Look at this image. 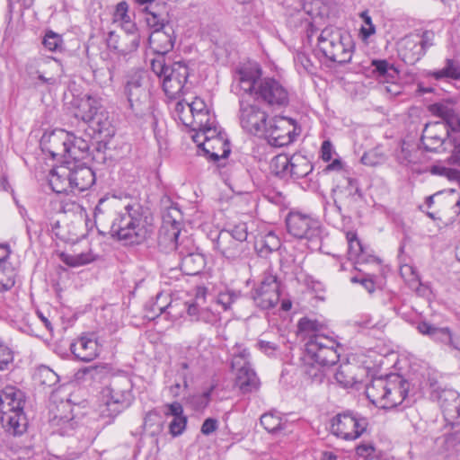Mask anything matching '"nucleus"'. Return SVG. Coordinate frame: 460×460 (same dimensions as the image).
<instances>
[{
    "label": "nucleus",
    "instance_id": "1",
    "mask_svg": "<svg viewBox=\"0 0 460 460\" xmlns=\"http://www.w3.org/2000/svg\"><path fill=\"white\" fill-rule=\"evenodd\" d=\"M113 217L109 233L126 245L143 243L154 232L152 218L137 203L122 205L116 197L102 198L94 208L95 223Z\"/></svg>",
    "mask_w": 460,
    "mask_h": 460
},
{
    "label": "nucleus",
    "instance_id": "2",
    "mask_svg": "<svg viewBox=\"0 0 460 460\" xmlns=\"http://www.w3.org/2000/svg\"><path fill=\"white\" fill-rule=\"evenodd\" d=\"M232 92L236 95L247 93L254 102L272 108H283L289 102L288 89L273 77H262V70L258 63L243 64L236 69Z\"/></svg>",
    "mask_w": 460,
    "mask_h": 460
},
{
    "label": "nucleus",
    "instance_id": "3",
    "mask_svg": "<svg viewBox=\"0 0 460 460\" xmlns=\"http://www.w3.org/2000/svg\"><path fill=\"white\" fill-rule=\"evenodd\" d=\"M181 211L177 208H170L164 216V222L161 227L158 244L167 251H177L181 260V271L190 276L199 274L205 265V257L196 252L191 241L188 238L179 242L181 234Z\"/></svg>",
    "mask_w": 460,
    "mask_h": 460
},
{
    "label": "nucleus",
    "instance_id": "4",
    "mask_svg": "<svg viewBox=\"0 0 460 460\" xmlns=\"http://www.w3.org/2000/svg\"><path fill=\"white\" fill-rule=\"evenodd\" d=\"M23 405L22 391L6 387L0 394L1 422L5 431L13 436H21L27 430L28 419Z\"/></svg>",
    "mask_w": 460,
    "mask_h": 460
},
{
    "label": "nucleus",
    "instance_id": "5",
    "mask_svg": "<svg viewBox=\"0 0 460 460\" xmlns=\"http://www.w3.org/2000/svg\"><path fill=\"white\" fill-rule=\"evenodd\" d=\"M132 390L133 384L128 376L112 377L110 385L102 390L101 414L114 419L129 408L135 400Z\"/></svg>",
    "mask_w": 460,
    "mask_h": 460
},
{
    "label": "nucleus",
    "instance_id": "6",
    "mask_svg": "<svg viewBox=\"0 0 460 460\" xmlns=\"http://www.w3.org/2000/svg\"><path fill=\"white\" fill-rule=\"evenodd\" d=\"M318 47L326 58L344 65L351 60L354 41L348 32L337 27L328 26L322 30L318 37Z\"/></svg>",
    "mask_w": 460,
    "mask_h": 460
},
{
    "label": "nucleus",
    "instance_id": "7",
    "mask_svg": "<svg viewBox=\"0 0 460 460\" xmlns=\"http://www.w3.org/2000/svg\"><path fill=\"white\" fill-rule=\"evenodd\" d=\"M80 111L83 112L81 119L84 124L98 135L102 140L108 139L114 135V127L110 113L102 105L100 99L93 96H87L82 100Z\"/></svg>",
    "mask_w": 460,
    "mask_h": 460
},
{
    "label": "nucleus",
    "instance_id": "8",
    "mask_svg": "<svg viewBox=\"0 0 460 460\" xmlns=\"http://www.w3.org/2000/svg\"><path fill=\"white\" fill-rule=\"evenodd\" d=\"M288 234L297 239L308 240L314 248H320L323 229L318 220L300 212H290L286 218Z\"/></svg>",
    "mask_w": 460,
    "mask_h": 460
},
{
    "label": "nucleus",
    "instance_id": "9",
    "mask_svg": "<svg viewBox=\"0 0 460 460\" xmlns=\"http://www.w3.org/2000/svg\"><path fill=\"white\" fill-rule=\"evenodd\" d=\"M239 97L238 119L241 128L248 134L261 137L266 130L268 114L255 102H250L247 93H241Z\"/></svg>",
    "mask_w": 460,
    "mask_h": 460
},
{
    "label": "nucleus",
    "instance_id": "10",
    "mask_svg": "<svg viewBox=\"0 0 460 460\" xmlns=\"http://www.w3.org/2000/svg\"><path fill=\"white\" fill-rule=\"evenodd\" d=\"M339 342L329 334H320L305 343L307 360L314 361L322 366L332 367L340 359L337 351Z\"/></svg>",
    "mask_w": 460,
    "mask_h": 460
},
{
    "label": "nucleus",
    "instance_id": "11",
    "mask_svg": "<svg viewBox=\"0 0 460 460\" xmlns=\"http://www.w3.org/2000/svg\"><path fill=\"white\" fill-rule=\"evenodd\" d=\"M368 420L350 411L335 415L332 419L331 431L338 438L352 440L360 437L367 429Z\"/></svg>",
    "mask_w": 460,
    "mask_h": 460
},
{
    "label": "nucleus",
    "instance_id": "12",
    "mask_svg": "<svg viewBox=\"0 0 460 460\" xmlns=\"http://www.w3.org/2000/svg\"><path fill=\"white\" fill-rule=\"evenodd\" d=\"M251 297L261 310L273 308L280 298V281L278 276L270 270L264 271L260 285L252 290Z\"/></svg>",
    "mask_w": 460,
    "mask_h": 460
},
{
    "label": "nucleus",
    "instance_id": "13",
    "mask_svg": "<svg viewBox=\"0 0 460 460\" xmlns=\"http://www.w3.org/2000/svg\"><path fill=\"white\" fill-rule=\"evenodd\" d=\"M124 94L129 109L137 117H143L149 111V93L144 86L140 74L128 76L124 85Z\"/></svg>",
    "mask_w": 460,
    "mask_h": 460
},
{
    "label": "nucleus",
    "instance_id": "14",
    "mask_svg": "<svg viewBox=\"0 0 460 460\" xmlns=\"http://www.w3.org/2000/svg\"><path fill=\"white\" fill-rule=\"evenodd\" d=\"M297 135L295 119L288 117H275L269 125H266V130L261 137H264L270 146L280 147L292 143Z\"/></svg>",
    "mask_w": 460,
    "mask_h": 460
},
{
    "label": "nucleus",
    "instance_id": "15",
    "mask_svg": "<svg viewBox=\"0 0 460 460\" xmlns=\"http://www.w3.org/2000/svg\"><path fill=\"white\" fill-rule=\"evenodd\" d=\"M71 133L64 129H55L45 132L40 145L42 152L48 153L53 159H65L71 151Z\"/></svg>",
    "mask_w": 460,
    "mask_h": 460
},
{
    "label": "nucleus",
    "instance_id": "16",
    "mask_svg": "<svg viewBox=\"0 0 460 460\" xmlns=\"http://www.w3.org/2000/svg\"><path fill=\"white\" fill-rule=\"evenodd\" d=\"M451 137L453 135L448 134L447 126L442 122H429L423 128L420 143L426 151L445 152Z\"/></svg>",
    "mask_w": 460,
    "mask_h": 460
},
{
    "label": "nucleus",
    "instance_id": "17",
    "mask_svg": "<svg viewBox=\"0 0 460 460\" xmlns=\"http://www.w3.org/2000/svg\"><path fill=\"white\" fill-rule=\"evenodd\" d=\"M415 328L420 334L429 337L434 342L460 350V338L449 327H440L427 320H421L415 323Z\"/></svg>",
    "mask_w": 460,
    "mask_h": 460
},
{
    "label": "nucleus",
    "instance_id": "18",
    "mask_svg": "<svg viewBox=\"0 0 460 460\" xmlns=\"http://www.w3.org/2000/svg\"><path fill=\"white\" fill-rule=\"evenodd\" d=\"M328 14V9L323 5L322 0H305L303 9L296 13L297 19L301 21L300 26L305 30L306 37L310 40L317 31L316 20L322 19Z\"/></svg>",
    "mask_w": 460,
    "mask_h": 460
},
{
    "label": "nucleus",
    "instance_id": "19",
    "mask_svg": "<svg viewBox=\"0 0 460 460\" xmlns=\"http://www.w3.org/2000/svg\"><path fill=\"white\" fill-rule=\"evenodd\" d=\"M69 165V177L71 182V192L75 190L82 192L90 189L95 182V174L90 166L78 161L65 160Z\"/></svg>",
    "mask_w": 460,
    "mask_h": 460
},
{
    "label": "nucleus",
    "instance_id": "20",
    "mask_svg": "<svg viewBox=\"0 0 460 460\" xmlns=\"http://www.w3.org/2000/svg\"><path fill=\"white\" fill-rule=\"evenodd\" d=\"M216 247L226 259L231 261L242 260L249 252L247 243H240L234 240L229 234L228 230H223L219 233Z\"/></svg>",
    "mask_w": 460,
    "mask_h": 460
},
{
    "label": "nucleus",
    "instance_id": "21",
    "mask_svg": "<svg viewBox=\"0 0 460 460\" xmlns=\"http://www.w3.org/2000/svg\"><path fill=\"white\" fill-rule=\"evenodd\" d=\"M174 42V31L169 24H163L160 28L154 30L148 37L149 46L157 55H165L170 52L173 49Z\"/></svg>",
    "mask_w": 460,
    "mask_h": 460
},
{
    "label": "nucleus",
    "instance_id": "22",
    "mask_svg": "<svg viewBox=\"0 0 460 460\" xmlns=\"http://www.w3.org/2000/svg\"><path fill=\"white\" fill-rule=\"evenodd\" d=\"M452 190L438 191L426 197L425 203L420 206V209L433 220L441 219L440 214L445 213L446 207L452 203Z\"/></svg>",
    "mask_w": 460,
    "mask_h": 460
},
{
    "label": "nucleus",
    "instance_id": "23",
    "mask_svg": "<svg viewBox=\"0 0 460 460\" xmlns=\"http://www.w3.org/2000/svg\"><path fill=\"white\" fill-rule=\"evenodd\" d=\"M432 115L442 119L440 122L447 126V131L460 134V115L450 102H436L429 107Z\"/></svg>",
    "mask_w": 460,
    "mask_h": 460
},
{
    "label": "nucleus",
    "instance_id": "24",
    "mask_svg": "<svg viewBox=\"0 0 460 460\" xmlns=\"http://www.w3.org/2000/svg\"><path fill=\"white\" fill-rule=\"evenodd\" d=\"M276 163L281 166L283 172L289 170L291 176L296 179L305 177L313 170L309 160L301 155H294L290 158L287 155H279L276 157Z\"/></svg>",
    "mask_w": 460,
    "mask_h": 460
},
{
    "label": "nucleus",
    "instance_id": "25",
    "mask_svg": "<svg viewBox=\"0 0 460 460\" xmlns=\"http://www.w3.org/2000/svg\"><path fill=\"white\" fill-rule=\"evenodd\" d=\"M9 245L0 244V292L8 290L15 284L16 272L9 261Z\"/></svg>",
    "mask_w": 460,
    "mask_h": 460
},
{
    "label": "nucleus",
    "instance_id": "26",
    "mask_svg": "<svg viewBox=\"0 0 460 460\" xmlns=\"http://www.w3.org/2000/svg\"><path fill=\"white\" fill-rule=\"evenodd\" d=\"M72 353L82 361L94 359L100 352V347L96 340L87 336H82L71 344Z\"/></svg>",
    "mask_w": 460,
    "mask_h": 460
},
{
    "label": "nucleus",
    "instance_id": "27",
    "mask_svg": "<svg viewBox=\"0 0 460 460\" xmlns=\"http://www.w3.org/2000/svg\"><path fill=\"white\" fill-rule=\"evenodd\" d=\"M69 165L63 164L54 167L49 175V183L53 191L57 193L71 192V181L69 177Z\"/></svg>",
    "mask_w": 460,
    "mask_h": 460
},
{
    "label": "nucleus",
    "instance_id": "28",
    "mask_svg": "<svg viewBox=\"0 0 460 460\" xmlns=\"http://www.w3.org/2000/svg\"><path fill=\"white\" fill-rule=\"evenodd\" d=\"M409 387V382L402 377L390 381L388 385L390 391L385 398L384 409H391L402 404L407 397Z\"/></svg>",
    "mask_w": 460,
    "mask_h": 460
},
{
    "label": "nucleus",
    "instance_id": "29",
    "mask_svg": "<svg viewBox=\"0 0 460 460\" xmlns=\"http://www.w3.org/2000/svg\"><path fill=\"white\" fill-rule=\"evenodd\" d=\"M236 368L235 386H237L243 394L257 391L260 386V381L250 365L244 363Z\"/></svg>",
    "mask_w": 460,
    "mask_h": 460
},
{
    "label": "nucleus",
    "instance_id": "30",
    "mask_svg": "<svg viewBox=\"0 0 460 460\" xmlns=\"http://www.w3.org/2000/svg\"><path fill=\"white\" fill-rule=\"evenodd\" d=\"M389 382L386 378L377 377L366 386V395L373 404L380 408L385 407V398L390 391Z\"/></svg>",
    "mask_w": 460,
    "mask_h": 460
},
{
    "label": "nucleus",
    "instance_id": "31",
    "mask_svg": "<svg viewBox=\"0 0 460 460\" xmlns=\"http://www.w3.org/2000/svg\"><path fill=\"white\" fill-rule=\"evenodd\" d=\"M202 151L213 161L226 158L230 154V145L226 136L202 141Z\"/></svg>",
    "mask_w": 460,
    "mask_h": 460
},
{
    "label": "nucleus",
    "instance_id": "32",
    "mask_svg": "<svg viewBox=\"0 0 460 460\" xmlns=\"http://www.w3.org/2000/svg\"><path fill=\"white\" fill-rule=\"evenodd\" d=\"M346 239L348 242L349 259L353 261L355 264L359 265L370 261H376L375 257L369 256L368 259L366 255L362 243L355 232L348 231L346 233Z\"/></svg>",
    "mask_w": 460,
    "mask_h": 460
},
{
    "label": "nucleus",
    "instance_id": "33",
    "mask_svg": "<svg viewBox=\"0 0 460 460\" xmlns=\"http://www.w3.org/2000/svg\"><path fill=\"white\" fill-rule=\"evenodd\" d=\"M371 67L372 76L381 82L389 83L395 80L399 75L398 69L386 59H373Z\"/></svg>",
    "mask_w": 460,
    "mask_h": 460
},
{
    "label": "nucleus",
    "instance_id": "34",
    "mask_svg": "<svg viewBox=\"0 0 460 460\" xmlns=\"http://www.w3.org/2000/svg\"><path fill=\"white\" fill-rule=\"evenodd\" d=\"M402 59L408 65H414L424 55V51L413 36L405 37L399 51Z\"/></svg>",
    "mask_w": 460,
    "mask_h": 460
},
{
    "label": "nucleus",
    "instance_id": "35",
    "mask_svg": "<svg viewBox=\"0 0 460 460\" xmlns=\"http://www.w3.org/2000/svg\"><path fill=\"white\" fill-rule=\"evenodd\" d=\"M261 426L270 434L279 436L287 429L288 420L275 411L266 412L260 419Z\"/></svg>",
    "mask_w": 460,
    "mask_h": 460
},
{
    "label": "nucleus",
    "instance_id": "36",
    "mask_svg": "<svg viewBox=\"0 0 460 460\" xmlns=\"http://www.w3.org/2000/svg\"><path fill=\"white\" fill-rule=\"evenodd\" d=\"M297 329L300 335L307 338L308 341L313 340L317 335L330 333L323 323L309 317L301 318L298 321Z\"/></svg>",
    "mask_w": 460,
    "mask_h": 460
},
{
    "label": "nucleus",
    "instance_id": "37",
    "mask_svg": "<svg viewBox=\"0 0 460 460\" xmlns=\"http://www.w3.org/2000/svg\"><path fill=\"white\" fill-rule=\"evenodd\" d=\"M425 76L432 77L438 81L445 79L460 80V65L455 59L447 58L443 68L426 71Z\"/></svg>",
    "mask_w": 460,
    "mask_h": 460
},
{
    "label": "nucleus",
    "instance_id": "38",
    "mask_svg": "<svg viewBox=\"0 0 460 460\" xmlns=\"http://www.w3.org/2000/svg\"><path fill=\"white\" fill-rule=\"evenodd\" d=\"M186 108L191 114L192 121L190 123L192 127H201L205 125V120L209 119L208 110L205 102L200 98H195L191 103H187Z\"/></svg>",
    "mask_w": 460,
    "mask_h": 460
},
{
    "label": "nucleus",
    "instance_id": "39",
    "mask_svg": "<svg viewBox=\"0 0 460 460\" xmlns=\"http://www.w3.org/2000/svg\"><path fill=\"white\" fill-rule=\"evenodd\" d=\"M72 136L71 151L68 156L73 158L74 161L84 159L90 156V139Z\"/></svg>",
    "mask_w": 460,
    "mask_h": 460
},
{
    "label": "nucleus",
    "instance_id": "40",
    "mask_svg": "<svg viewBox=\"0 0 460 460\" xmlns=\"http://www.w3.org/2000/svg\"><path fill=\"white\" fill-rule=\"evenodd\" d=\"M146 307L149 308L150 312L152 313L150 317L155 318L164 313L171 314V310L173 308V305L166 294L159 293L156 295L155 300L152 301L150 304H147Z\"/></svg>",
    "mask_w": 460,
    "mask_h": 460
},
{
    "label": "nucleus",
    "instance_id": "41",
    "mask_svg": "<svg viewBox=\"0 0 460 460\" xmlns=\"http://www.w3.org/2000/svg\"><path fill=\"white\" fill-rule=\"evenodd\" d=\"M356 367L349 363L342 364L334 374V377L343 387H351L357 382L354 376Z\"/></svg>",
    "mask_w": 460,
    "mask_h": 460
},
{
    "label": "nucleus",
    "instance_id": "42",
    "mask_svg": "<svg viewBox=\"0 0 460 460\" xmlns=\"http://www.w3.org/2000/svg\"><path fill=\"white\" fill-rule=\"evenodd\" d=\"M129 39L130 47L129 49L126 46L119 45L121 36L117 34L115 31H110L106 40L107 46L109 49L116 50L121 55H128V53L136 50L137 37L132 35Z\"/></svg>",
    "mask_w": 460,
    "mask_h": 460
},
{
    "label": "nucleus",
    "instance_id": "43",
    "mask_svg": "<svg viewBox=\"0 0 460 460\" xmlns=\"http://www.w3.org/2000/svg\"><path fill=\"white\" fill-rule=\"evenodd\" d=\"M356 454L358 460H393L381 451H377L371 443L358 445L356 447Z\"/></svg>",
    "mask_w": 460,
    "mask_h": 460
},
{
    "label": "nucleus",
    "instance_id": "44",
    "mask_svg": "<svg viewBox=\"0 0 460 460\" xmlns=\"http://www.w3.org/2000/svg\"><path fill=\"white\" fill-rule=\"evenodd\" d=\"M305 373L311 379L312 382L316 384H321L327 376V372L329 371V366H322V364H317L314 361L306 362L305 366Z\"/></svg>",
    "mask_w": 460,
    "mask_h": 460
},
{
    "label": "nucleus",
    "instance_id": "45",
    "mask_svg": "<svg viewBox=\"0 0 460 460\" xmlns=\"http://www.w3.org/2000/svg\"><path fill=\"white\" fill-rule=\"evenodd\" d=\"M163 88L168 96L175 98L184 93L185 84L178 81L175 77L171 76L167 72L163 77Z\"/></svg>",
    "mask_w": 460,
    "mask_h": 460
},
{
    "label": "nucleus",
    "instance_id": "46",
    "mask_svg": "<svg viewBox=\"0 0 460 460\" xmlns=\"http://www.w3.org/2000/svg\"><path fill=\"white\" fill-rule=\"evenodd\" d=\"M143 427L154 436L163 430L164 422L161 420V417L156 411H150L144 418Z\"/></svg>",
    "mask_w": 460,
    "mask_h": 460
},
{
    "label": "nucleus",
    "instance_id": "47",
    "mask_svg": "<svg viewBox=\"0 0 460 460\" xmlns=\"http://www.w3.org/2000/svg\"><path fill=\"white\" fill-rule=\"evenodd\" d=\"M42 45L47 50L58 52L63 50L64 41L61 35L49 30L43 37Z\"/></svg>",
    "mask_w": 460,
    "mask_h": 460
},
{
    "label": "nucleus",
    "instance_id": "48",
    "mask_svg": "<svg viewBox=\"0 0 460 460\" xmlns=\"http://www.w3.org/2000/svg\"><path fill=\"white\" fill-rule=\"evenodd\" d=\"M279 246L278 237L270 233L265 236L263 240L256 243V250L260 256H267L269 253L276 251Z\"/></svg>",
    "mask_w": 460,
    "mask_h": 460
},
{
    "label": "nucleus",
    "instance_id": "49",
    "mask_svg": "<svg viewBox=\"0 0 460 460\" xmlns=\"http://www.w3.org/2000/svg\"><path fill=\"white\" fill-rule=\"evenodd\" d=\"M385 155L380 147H375L365 152L361 157V163L368 166H376L385 161Z\"/></svg>",
    "mask_w": 460,
    "mask_h": 460
},
{
    "label": "nucleus",
    "instance_id": "50",
    "mask_svg": "<svg viewBox=\"0 0 460 460\" xmlns=\"http://www.w3.org/2000/svg\"><path fill=\"white\" fill-rule=\"evenodd\" d=\"M168 74L171 76L175 77L178 81H181L183 84L186 85L188 77L190 75V69L188 65L184 61L174 62L172 66H170L168 69Z\"/></svg>",
    "mask_w": 460,
    "mask_h": 460
},
{
    "label": "nucleus",
    "instance_id": "51",
    "mask_svg": "<svg viewBox=\"0 0 460 460\" xmlns=\"http://www.w3.org/2000/svg\"><path fill=\"white\" fill-rule=\"evenodd\" d=\"M447 143L445 152L450 153L449 164L460 165V135H453Z\"/></svg>",
    "mask_w": 460,
    "mask_h": 460
},
{
    "label": "nucleus",
    "instance_id": "52",
    "mask_svg": "<svg viewBox=\"0 0 460 460\" xmlns=\"http://www.w3.org/2000/svg\"><path fill=\"white\" fill-rule=\"evenodd\" d=\"M36 376L41 385L49 387L55 385L59 380L58 376L49 367L45 366L38 369Z\"/></svg>",
    "mask_w": 460,
    "mask_h": 460
},
{
    "label": "nucleus",
    "instance_id": "53",
    "mask_svg": "<svg viewBox=\"0 0 460 460\" xmlns=\"http://www.w3.org/2000/svg\"><path fill=\"white\" fill-rule=\"evenodd\" d=\"M215 387L216 385H212L208 389H207L203 393L194 394L190 398V403L195 410L200 411L205 409L208 405Z\"/></svg>",
    "mask_w": 460,
    "mask_h": 460
},
{
    "label": "nucleus",
    "instance_id": "54",
    "mask_svg": "<svg viewBox=\"0 0 460 460\" xmlns=\"http://www.w3.org/2000/svg\"><path fill=\"white\" fill-rule=\"evenodd\" d=\"M93 379H102L112 372V367L107 363H101L90 366L84 370Z\"/></svg>",
    "mask_w": 460,
    "mask_h": 460
},
{
    "label": "nucleus",
    "instance_id": "55",
    "mask_svg": "<svg viewBox=\"0 0 460 460\" xmlns=\"http://www.w3.org/2000/svg\"><path fill=\"white\" fill-rule=\"evenodd\" d=\"M13 364V352L0 341V371L9 370Z\"/></svg>",
    "mask_w": 460,
    "mask_h": 460
},
{
    "label": "nucleus",
    "instance_id": "56",
    "mask_svg": "<svg viewBox=\"0 0 460 460\" xmlns=\"http://www.w3.org/2000/svg\"><path fill=\"white\" fill-rule=\"evenodd\" d=\"M205 294H206V289L204 288H199L197 290L195 302L186 305L188 314L190 317H192L193 320H195V321L197 320L198 316L200 314V311L203 309V308H200L199 302L205 301Z\"/></svg>",
    "mask_w": 460,
    "mask_h": 460
},
{
    "label": "nucleus",
    "instance_id": "57",
    "mask_svg": "<svg viewBox=\"0 0 460 460\" xmlns=\"http://www.w3.org/2000/svg\"><path fill=\"white\" fill-rule=\"evenodd\" d=\"M347 185L341 190V193H344L353 201H357L358 199L362 198V192L358 186V182L356 179L348 177L346 179Z\"/></svg>",
    "mask_w": 460,
    "mask_h": 460
},
{
    "label": "nucleus",
    "instance_id": "58",
    "mask_svg": "<svg viewBox=\"0 0 460 460\" xmlns=\"http://www.w3.org/2000/svg\"><path fill=\"white\" fill-rule=\"evenodd\" d=\"M192 128L194 130H200V132L203 135L202 141H208L214 138H217L219 137L226 136L225 133L221 132L220 130H217V127H213L209 124V119H207V120H205L204 126Z\"/></svg>",
    "mask_w": 460,
    "mask_h": 460
},
{
    "label": "nucleus",
    "instance_id": "59",
    "mask_svg": "<svg viewBox=\"0 0 460 460\" xmlns=\"http://www.w3.org/2000/svg\"><path fill=\"white\" fill-rule=\"evenodd\" d=\"M240 296V292L226 290L220 292L217 297V303L222 305L225 311L231 307V305Z\"/></svg>",
    "mask_w": 460,
    "mask_h": 460
},
{
    "label": "nucleus",
    "instance_id": "60",
    "mask_svg": "<svg viewBox=\"0 0 460 460\" xmlns=\"http://www.w3.org/2000/svg\"><path fill=\"white\" fill-rule=\"evenodd\" d=\"M188 419L185 415L177 418H172L169 423V433L172 437H178L181 435L186 429Z\"/></svg>",
    "mask_w": 460,
    "mask_h": 460
},
{
    "label": "nucleus",
    "instance_id": "61",
    "mask_svg": "<svg viewBox=\"0 0 460 460\" xmlns=\"http://www.w3.org/2000/svg\"><path fill=\"white\" fill-rule=\"evenodd\" d=\"M413 37L425 54L434 45L435 33L432 31H425L421 35H413Z\"/></svg>",
    "mask_w": 460,
    "mask_h": 460
},
{
    "label": "nucleus",
    "instance_id": "62",
    "mask_svg": "<svg viewBox=\"0 0 460 460\" xmlns=\"http://www.w3.org/2000/svg\"><path fill=\"white\" fill-rule=\"evenodd\" d=\"M460 445V429H454L443 437V447L447 451L453 450Z\"/></svg>",
    "mask_w": 460,
    "mask_h": 460
},
{
    "label": "nucleus",
    "instance_id": "63",
    "mask_svg": "<svg viewBox=\"0 0 460 460\" xmlns=\"http://www.w3.org/2000/svg\"><path fill=\"white\" fill-rule=\"evenodd\" d=\"M169 67L165 63L164 55H157L151 62L152 71L160 78L165 75Z\"/></svg>",
    "mask_w": 460,
    "mask_h": 460
},
{
    "label": "nucleus",
    "instance_id": "64",
    "mask_svg": "<svg viewBox=\"0 0 460 460\" xmlns=\"http://www.w3.org/2000/svg\"><path fill=\"white\" fill-rule=\"evenodd\" d=\"M164 414L165 417L177 418L183 416V407L179 402H173L172 403H166L164 405Z\"/></svg>",
    "mask_w": 460,
    "mask_h": 460
}]
</instances>
